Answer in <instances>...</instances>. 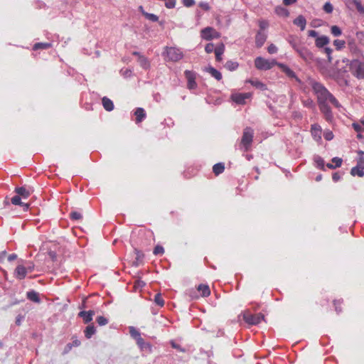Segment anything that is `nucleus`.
Here are the masks:
<instances>
[{
  "label": "nucleus",
  "mask_w": 364,
  "mask_h": 364,
  "mask_svg": "<svg viewBox=\"0 0 364 364\" xmlns=\"http://www.w3.org/2000/svg\"><path fill=\"white\" fill-rule=\"evenodd\" d=\"M332 162L334 164H332L330 163L326 164V166L330 169H334L336 168L340 167L342 164L343 160L341 158H339V157H333L332 159Z\"/></svg>",
  "instance_id": "obj_29"
},
{
  "label": "nucleus",
  "mask_w": 364,
  "mask_h": 364,
  "mask_svg": "<svg viewBox=\"0 0 364 364\" xmlns=\"http://www.w3.org/2000/svg\"><path fill=\"white\" fill-rule=\"evenodd\" d=\"M134 115L136 116V122L139 123L146 117L145 110L141 107H138L134 112Z\"/></svg>",
  "instance_id": "obj_23"
},
{
  "label": "nucleus",
  "mask_w": 364,
  "mask_h": 364,
  "mask_svg": "<svg viewBox=\"0 0 364 364\" xmlns=\"http://www.w3.org/2000/svg\"><path fill=\"white\" fill-rule=\"evenodd\" d=\"M215 46L212 43H208L205 47V50L207 53H210L213 51H215Z\"/></svg>",
  "instance_id": "obj_54"
},
{
  "label": "nucleus",
  "mask_w": 364,
  "mask_h": 364,
  "mask_svg": "<svg viewBox=\"0 0 364 364\" xmlns=\"http://www.w3.org/2000/svg\"><path fill=\"white\" fill-rule=\"evenodd\" d=\"M95 311L92 310L90 311H81L78 313V316L82 318L85 323H88L92 321Z\"/></svg>",
  "instance_id": "obj_13"
},
{
  "label": "nucleus",
  "mask_w": 364,
  "mask_h": 364,
  "mask_svg": "<svg viewBox=\"0 0 364 364\" xmlns=\"http://www.w3.org/2000/svg\"><path fill=\"white\" fill-rule=\"evenodd\" d=\"M324 138L327 141H330L333 138V134L332 133V132H326L325 134H324Z\"/></svg>",
  "instance_id": "obj_59"
},
{
  "label": "nucleus",
  "mask_w": 364,
  "mask_h": 364,
  "mask_svg": "<svg viewBox=\"0 0 364 364\" xmlns=\"http://www.w3.org/2000/svg\"><path fill=\"white\" fill-rule=\"evenodd\" d=\"M171 345L172 348L178 350L179 352L185 353L186 351V350L184 348H182L179 344L176 343L173 341H171Z\"/></svg>",
  "instance_id": "obj_50"
},
{
  "label": "nucleus",
  "mask_w": 364,
  "mask_h": 364,
  "mask_svg": "<svg viewBox=\"0 0 364 364\" xmlns=\"http://www.w3.org/2000/svg\"><path fill=\"white\" fill-rule=\"evenodd\" d=\"M205 70L210 74L212 77L215 78L217 80H220L222 79V74L220 71L216 70L215 68L210 66L205 68Z\"/></svg>",
  "instance_id": "obj_26"
},
{
  "label": "nucleus",
  "mask_w": 364,
  "mask_h": 364,
  "mask_svg": "<svg viewBox=\"0 0 364 364\" xmlns=\"http://www.w3.org/2000/svg\"><path fill=\"white\" fill-rule=\"evenodd\" d=\"M184 75L187 80V87L189 90L196 89L198 87V85L196 82V73L193 71L186 70L184 72Z\"/></svg>",
  "instance_id": "obj_10"
},
{
  "label": "nucleus",
  "mask_w": 364,
  "mask_h": 364,
  "mask_svg": "<svg viewBox=\"0 0 364 364\" xmlns=\"http://www.w3.org/2000/svg\"><path fill=\"white\" fill-rule=\"evenodd\" d=\"M134 253L136 255V259L135 261L133 262V265L137 267L139 266V263L143 260L144 255L141 251L136 248L134 249Z\"/></svg>",
  "instance_id": "obj_32"
},
{
  "label": "nucleus",
  "mask_w": 364,
  "mask_h": 364,
  "mask_svg": "<svg viewBox=\"0 0 364 364\" xmlns=\"http://www.w3.org/2000/svg\"><path fill=\"white\" fill-rule=\"evenodd\" d=\"M21 199H22V198H21L19 196L16 195L11 198V202L13 205H20V206L23 207V210L26 211L28 210L29 204L22 202Z\"/></svg>",
  "instance_id": "obj_19"
},
{
  "label": "nucleus",
  "mask_w": 364,
  "mask_h": 364,
  "mask_svg": "<svg viewBox=\"0 0 364 364\" xmlns=\"http://www.w3.org/2000/svg\"><path fill=\"white\" fill-rule=\"evenodd\" d=\"M299 56L308 63L316 61V58L313 53L306 47L301 46L296 51Z\"/></svg>",
  "instance_id": "obj_7"
},
{
  "label": "nucleus",
  "mask_w": 364,
  "mask_h": 364,
  "mask_svg": "<svg viewBox=\"0 0 364 364\" xmlns=\"http://www.w3.org/2000/svg\"><path fill=\"white\" fill-rule=\"evenodd\" d=\"M242 317L244 321L250 325H257L264 319V316L262 314H252L248 311L242 314Z\"/></svg>",
  "instance_id": "obj_6"
},
{
  "label": "nucleus",
  "mask_w": 364,
  "mask_h": 364,
  "mask_svg": "<svg viewBox=\"0 0 364 364\" xmlns=\"http://www.w3.org/2000/svg\"><path fill=\"white\" fill-rule=\"evenodd\" d=\"M350 174L353 176L363 177L364 176V162L363 164L358 163L356 166L353 167L350 170Z\"/></svg>",
  "instance_id": "obj_18"
},
{
  "label": "nucleus",
  "mask_w": 364,
  "mask_h": 364,
  "mask_svg": "<svg viewBox=\"0 0 364 364\" xmlns=\"http://www.w3.org/2000/svg\"><path fill=\"white\" fill-rule=\"evenodd\" d=\"M102 103L104 109L108 112L112 111L114 108L113 102L107 97H102Z\"/></svg>",
  "instance_id": "obj_22"
},
{
  "label": "nucleus",
  "mask_w": 364,
  "mask_h": 364,
  "mask_svg": "<svg viewBox=\"0 0 364 364\" xmlns=\"http://www.w3.org/2000/svg\"><path fill=\"white\" fill-rule=\"evenodd\" d=\"M348 62H350L349 68L352 75L358 79H364V62L358 59H354L350 61L349 60H343V63Z\"/></svg>",
  "instance_id": "obj_3"
},
{
  "label": "nucleus",
  "mask_w": 364,
  "mask_h": 364,
  "mask_svg": "<svg viewBox=\"0 0 364 364\" xmlns=\"http://www.w3.org/2000/svg\"><path fill=\"white\" fill-rule=\"evenodd\" d=\"M230 98L232 100V102H234L237 105H245L247 100H249L252 98V93L251 92H245V93L236 92V93L232 94L230 96Z\"/></svg>",
  "instance_id": "obj_8"
},
{
  "label": "nucleus",
  "mask_w": 364,
  "mask_h": 364,
  "mask_svg": "<svg viewBox=\"0 0 364 364\" xmlns=\"http://www.w3.org/2000/svg\"><path fill=\"white\" fill-rule=\"evenodd\" d=\"M287 40L295 51L301 46L298 37L296 36L290 35L287 37Z\"/></svg>",
  "instance_id": "obj_20"
},
{
  "label": "nucleus",
  "mask_w": 364,
  "mask_h": 364,
  "mask_svg": "<svg viewBox=\"0 0 364 364\" xmlns=\"http://www.w3.org/2000/svg\"><path fill=\"white\" fill-rule=\"evenodd\" d=\"M225 170V164L223 163L215 164L213 167V171L216 175L222 173Z\"/></svg>",
  "instance_id": "obj_34"
},
{
  "label": "nucleus",
  "mask_w": 364,
  "mask_h": 364,
  "mask_svg": "<svg viewBox=\"0 0 364 364\" xmlns=\"http://www.w3.org/2000/svg\"><path fill=\"white\" fill-rule=\"evenodd\" d=\"M308 84L311 87L314 94L316 97L319 110L323 115L324 119L328 122H332L333 120V114L329 103L338 109L342 108V105L334 95L320 82L313 78H309Z\"/></svg>",
  "instance_id": "obj_1"
},
{
  "label": "nucleus",
  "mask_w": 364,
  "mask_h": 364,
  "mask_svg": "<svg viewBox=\"0 0 364 364\" xmlns=\"http://www.w3.org/2000/svg\"><path fill=\"white\" fill-rule=\"evenodd\" d=\"M200 36L202 38L207 41H210L213 38H218L220 36V33L212 27H206L202 29Z\"/></svg>",
  "instance_id": "obj_9"
},
{
  "label": "nucleus",
  "mask_w": 364,
  "mask_h": 364,
  "mask_svg": "<svg viewBox=\"0 0 364 364\" xmlns=\"http://www.w3.org/2000/svg\"><path fill=\"white\" fill-rule=\"evenodd\" d=\"M343 302V300H334L333 301V304L335 306V310L337 312V314H340L342 311L341 308V304H342Z\"/></svg>",
  "instance_id": "obj_51"
},
{
  "label": "nucleus",
  "mask_w": 364,
  "mask_h": 364,
  "mask_svg": "<svg viewBox=\"0 0 364 364\" xmlns=\"http://www.w3.org/2000/svg\"><path fill=\"white\" fill-rule=\"evenodd\" d=\"M277 50V47L274 44H270L267 48V51L269 54H274Z\"/></svg>",
  "instance_id": "obj_55"
},
{
  "label": "nucleus",
  "mask_w": 364,
  "mask_h": 364,
  "mask_svg": "<svg viewBox=\"0 0 364 364\" xmlns=\"http://www.w3.org/2000/svg\"><path fill=\"white\" fill-rule=\"evenodd\" d=\"M224 50H225V46L223 43H221L219 46L215 47L214 52L215 54V59L217 61L220 62L222 60V55L223 54Z\"/></svg>",
  "instance_id": "obj_25"
},
{
  "label": "nucleus",
  "mask_w": 364,
  "mask_h": 364,
  "mask_svg": "<svg viewBox=\"0 0 364 364\" xmlns=\"http://www.w3.org/2000/svg\"><path fill=\"white\" fill-rule=\"evenodd\" d=\"M27 274V269L23 265L19 264L14 271V276L16 279H23Z\"/></svg>",
  "instance_id": "obj_14"
},
{
  "label": "nucleus",
  "mask_w": 364,
  "mask_h": 364,
  "mask_svg": "<svg viewBox=\"0 0 364 364\" xmlns=\"http://www.w3.org/2000/svg\"><path fill=\"white\" fill-rule=\"evenodd\" d=\"M323 9L325 11V12L327 13V14H331L333 10V5L330 2H326L323 5Z\"/></svg>",
  "instance_id": "obj_49"
},
{
  "label": "nucleus",
  "mask_w": 364,
  "mask_h": 364,
  "mask_svg": "<svg viewBox=\"0 0 364 364\" xmlns=\"http://www.w3.org/2000/svg\"><path fill=\"white\" fill-rule=\"evenodd\" d=\"M239 66V64L237 62L228 60L226 62L225 65V68L228 69L230 71L235 70Z\"/></svg>",
  "instance_id": "obj_37"
},
{
  "label": "nucleus",
  "mask_w": 364,
  "mask_h": 364,
  "mask_svg": "<svg viewBox=\"0 0 364 364\" xmlns=\"http://www.w3.org/2000/svg\"><path fill=\"white\" fill-rule=\"evenodd\" d=\"M278 66L281 70L286 74V75L290 78L295 79L297 82H300V80L297 77L296 73L290 69L287 65L284 63H279Z\"/></svg>",
  "instance_id": "obj_12"
},
{
  "label": "nucleus",
  "mask_w": 364,
  "mask_h": 364,
  "mask_svg": "<svg viewBox=\"0 0 364 364\" xmlns=\"http://www.w3.org/2000/svg\"><path fill=\"white\" fill-rule=\"evenodd\" d=\"M72 348H73V346H72L71 343H68L65 347V349L63 350V354L68 353L72 349Z\"/></svg>",
  "instance_id": "obj_62"
},
{
  "label": "nucleus",
  "mask_w": 364,
  "mask_h": 364,
  "mask_svg": "<svg viewBox=\"0 0 364 364\" xmlns=\"http://www.w3.org/2000/svg\"><path fill=\"white\" fill-rule=\"evenodd\" d=\"M33 190L32 188L28 187V188L25 186L16 187L14 192L23 199H26L33 193Z\"/></svg>",
  "instance_id": "obj_11"
},
{
  "label": "nucleus",
  "mask_w": 364,
  "mask_h": 364,
  "mask_svg": "<svg viewBox=\"0 0 364 364\" xmlns=\"http://www.w3.org/2000/svg\"><path fill=\"white\" fill-rule=\"evenodd\" d=\"M26 296H27V299L31 301H33V302L38 303V304L41 302V299L39 297L38 293L33 290L27 291Z\"/></svg>",
  "instance_id": "obj_24"
},
{
  "label": "nucleus",
  "mask_w": 364,
  "mask_h": 364,
  "mask_svg": "<svg viewBox=\"0 0 364 364\" xmlns=\"http://www.w3.org/2000/svg\"><path fill=\"white\" fill-rule=\"evenodd\" d=\"M341 176L338 173H333L332 175V179L334 182H337L341 179Z\"/></svg>",
  "instance_id": "obj_61"
},
{
  "label": "nucleus",
  "mask_w": 364,
  "mask_h": 364,
  "mask_svg": "<svg viewBox=\"0 0 364 364\" xmlns=\"http://www.w3.org/2000/svg\"><path fill=\"white\" fill-rule=\"evenodd\" d=\"M70 215V218L73 220H80L82 218V214L80 213H79V212H77V211L71 212Z\"/></svg>",
  "instance_id": "obj_47"
},
{
  "label": "nucleus",
  "mask_w": 364,
  "mask_h": 364,
  "mask_svg": "<svg viewBox=\"0 0 364 364\" xmlns=\"http://www.w3.org/2000/svg\"><path fill=\"white\" fill-rule=\"evenodd\" d=\"M52 46V43H36L34 44L33 49L34 50H37L39 49L46 50L50 48Z\"/></svg>",
  "instance_id": "obj_35"
},
{
  "label": "nucleus",
  "mask_w": 364,
  "mask_h": 364,
  "mask_svg": "<svg viewBox=\"0 0 364 364\" xmlns=\"http://www.w3.org/2000/svg\"><path fill=\"white\" fill-rule=\"evenodd\" d=\"M329 43L330 38L326 36H321L317 37L315 40V45L319 49H321L328 46Z\"/></svg>",
  "instance_id": "obj_15"
},
{
  "label": "nucleus",
  "mask_w": 364,
  "mask_h": 364,
  "mask_svg": "<svg viewBox=\"0 0 364 364\" xmlns=\"http://www.w3.org/2000/svg\"><path fill=\"white\" fill-rule=\"evenodd\" d=\"M247 82L260 90H266L267 89V85L259 80H249Z\"/></svg>",
  "instance_id": "obj_28"
},
{
  "label": "nucleus",
  "mask_w": 364,
  "mask_h": 364,
  "mask_svg": "<svg viewBox=\"0 0 364 364\" xmlns=\"http://www.w3.org/2000/svg\"><path fill=\"white\" fill-rule=\"evenodd\" d=\"M321 132V127L318 124L311 125V132L313 135H316L317 134H320Z\"/></svg>",
  "instance_id": "obj_53"
},
{
  "label": "nucleus",
  "mask_w": 364,
  "mask_h": 364,
  "mask_svg": "<svg viewBox=\"0 0 364 364\" xmlns=\"http://www.w3.org/2000/svg\"><path fill=\"white\" fill-rule=\"evenodd\" d=\"M154 301L157 305L160 306H163L164 305V301L160 294H156L155 295Z\"/></svg>",
  "instance_id": "obj_46"
},
{
  "label": "nucleus",
  "mask_w": 364,
  "mask_h": 364,
  "mask_svg": "<svg viewBox=\"0 0 364 364\" xmlns=\"http://www.w3.org/2000/svg\"><path fill=\"white\" fill-rule=\"evenodd\" d=\"M197 290L200 292V294L203 297H207L210 294V290L208 285L199 284L197 287Z\"/></svg>",
  "instance_id": "obj_27"
},
{
  "label": "nucleus",
  "mask_w": 364,
  "mask_h": 364,
  "mask_svg": "<svg viewBox=\"0 0 364 364\" xmlns=\"http://www.w3.org/2000/svg\"><path fill=\"white\" fill-rule=\"evenodd\" d=\"M352 2L355 6L357 11L360 14H364V6L362 5L361 2L359 0H352Z\"/></svg>",
  "instance_id": "obj_38"
},
{
  "label": "nucleus",
  "mask_w": 364,
  "mask_h": 364,
  "mask_svg": "<svg viewBox=\"0 0 364 364\" xmlns=\"http://www.w3.org/2000/svg\"><path fill=\"white\" fill-rule=\"evenodd\" d=\"M71 343V345H72V346H73H73H75V347H77V346H79L80 345V343H80V341L78 339L75 338V339H74V340L73 341V342H72V343Z\"/></svg>",
  "instance_id": "obj_64"
},
{
  "label": "nucleus",
  "mask_w": 364,
  "mask_h": 364,
  "mask_svg": "<svg viewBox=\"0 0 364 364\" xmlns=\"http://www.w3.org/2000/svg\"><path fill=\"white\" fill-rule=\"evenodd\" d=\"M142 14L145 16L146 19L152 22H156L159 21V17L154 14H149L143 11Z\"/></svg>",
  "instance_id": "obj_39"
},
{
  "label": "nucleus",
  "mask_w": 364,
  "mask_h": 364,
  "mask_svg": "<svg viewBox=\"0 0 364 364\" xmlns=\"http://www.w3.org/2000/svg\"><path fill=\"white\" fill-rule=\"evenodd\" d=\"M322 49H323V53H326V55L327 56L328 62L331 63L332 62V59H333L332 56H331V54L333 52L332 48H331L330 47H328L326 46L324 48H323Z\"/></svg>",
  "instance_id": "obj_41"
},
{
  "label": "nucleus",
  "mask_w": 364,
  "mask_h": 364,
  "mask_svg": "<svg viewBox=\"0 0 364 364\" xmlns=\"http://www.w3.org/2000/svg\"><path fill=\"white\" fill-rule=\"evenodd\" d=\"M164 252V248L162 246H161V245H156L154 247V251H153V253L155 255H163Z\"/></svg>",
  "instance_id": "obj_52"
},
{
  "label": "nucleus",
  "mask_w": 364,
  "mask_h": 364,
  "mask_svg": "<svg viewBox=\"0 0 364 364\" xmlns=\"http://www.w3.org/2000/svg\"><path fill=\"white\" fill-rule=\"evenodd\" d=\"M120 74L125 78L131 77L132 75V70L129 68L121 69Z\"/></svg>",
  "instance_id": "obj_45"
},
{
  "label": "nucleus",
  "mask_w": 364,
  "mask_h": 364,
  "mask_svg": "<svg viewBox=\"0 0 364 364\" xmlns=\"http://www.w3.org/2000/svg\"><path fill=\"white\" fill-rule=\"evenodd\" d=\"M195 0H183V4L186 7H191L195 4Z\"/></svg>",
  "instance_id": "obj_56"
},
{
  "label": "nucleus",
  "mask_w": 364,
  "mask_h": 364,
  "mask_svg": "<svg viewBox=\"0 0 364 364\" xmlns=\"http://www.w3.org/2000/svg\"><path fill=\"white\" fill-rule=\"evenodd\" d=\"M348 48L350 53L357 57H363L362 50L358 47L354 41L348 42Z\"/></svg>",
  "instance_id": "obj_16"
},
{
  "label": "nucleus",
  "mask_w": 364,
  "mask_h": 364,
  "mask_svg": "<svg viewBox=\"0 0 364 364\" xmlns=\"http://www.w3.org/2000/svg\"><path fill=\"white\" fill-rule=\"evenodd\" d=\"M333 45L337 50H341L346 46V41L343 40L336 39L333 41Z\"/></svg>",
  "instance_id": "obj_43"
},
{
  "label": "nucleus",
  "mask_w": 364,
  "mask_h": 364,
  "mask_svg": "<svg viewBox=\"0 0 364 364\" xmlns=\"http://www.w3.org/2000/svg\"><path fill=\"white\" fill-rule=\"evenodd\" d=\"M277 12L278 14H284L285 16H289L288 11L287 9H283V8L277 9Z\"/></svg>",
  "instance_id": "obj_58"
},
{
  "label": "nucleus",
  "mask_w": 364,
  "mask_h": 364,
  "mask_svg": "<svg viewBox=\"0 0 364 364\" xmlns=\"http://www.w3.org/2000/svg\"><path fill=\"white\" fill-rule=\"evenodd\" d=\"M308 36H310V37H313V38H317V37H319L318 36V32L315 30H310L308 31Z\"/></svg>",
  "instance_id": "obj_57"
},
{
  "label": "nucleus",
  "mask_w": 364,
  "mask_h": 364,
  "mask_svg": "<svg viewBox=\"0 0 364 364\" xmlns=\"http://www.w3.org/2000/svg\"><path fill=\"white\" fill-rule=\"evenodd\" d=\"M331 33L333 36L338 37L342 34V31L338 26H332L331 27Z\"/></svg>",
  "instance_id": "obj_42"
},
{
  "label": "nucleus",
  "mask_w": 364,
  "mask_h": 364,
  "mask_svg": "<svg viewBox=\"0 0 364 364\" xmlns=\"http://www.w3.org/2000/svg\"><path fill=\"white\" fill-rule=\"evenodd\" d=\"M129 333L135 340H137L139 338L141 337L139 331L134 326L129 327Z\"/></svg>",
  "instance_id": "obj_40"
},
{
  "label": "nucleus",
  "mask_w": 364,
  "mask_h": 364,
  "mask_svg": "<svg viewBox=\"0 0 364 364\" xmlns=\"http://www.w3.org/2000/svg\"><path fill=\"white\" fill-rule=\"evenodd\" d=\"M353 127L354 128V129L357 132H360L363 131V129L361 127V125L358 124V123H353Z\"/></svg>",
  "instance_id": "obj_60"
},
{
  "label": "nucleus",
  "mask_w": 364,
  "mask_h": 364,
  "mask_svg": "<svg viewBox=\"0 0 364 364\" xmlns=\"http://www.w3.org/2000/svg\"><path fill=\"white\" fill-rule=\"evenodd\" d=\"M314 163L316 164V166L317 168L324 170L325 167V162L322 157H321L318 155H316L314 157Z\"/></svg>",
  "instance_id": "obj_33"
},
{
  "label": "nucleus",
  "mask_w": 364,
  "mask_h": 364,
  "mask_svg": "<svg viewBox=\"0 0 364 364\" xmlns=\"http://www.w3.org/2000/svg\"><path fill=\"white\" fill-rule=\"evenodd\" d=\"M136 341L141 350L151 348V345L149 343L145 342V341L141 337L139 338L137 340H136Z\"/></svg>",
  "instance_id": "obj_36"
},
{
  "label": "nucleus",
  "mask_w": 364,
  "mask_h": 364,
  "mask_svg": "<svg viewBox=\"0 0 364 364\" xmlns=\"http://www.w3.org/2000/svg\"><path fill=\"white\" fill-rule=\"evenodd\" d=\"M163 55L165 60L171 62H177L183 57V54L180 49L175 47L166 46Z\"/></svg>",
  "instance_id": "obj_4"
},
{
  "label": "nucleus",
  "mask_w": 364,
  "mask_h": 364,
  "mask_svg": "<svg viewBox=\"0 0 364 364\" xmlns=\"http://www.w3.org/2000/svg\"><path fill=\"white\" fill-rule=\"evenodd\" d=\"M355 36L359 43L364 46V32L358 31L356 32Z\"/></svg>",
  "instance_id": "obj_48"
},
{
  "label": "nucleus",
  "mask_w": 364,
  "mask_h": 364,
  "mask_svg": "<svg viewBox=\"0 0 364 364\" xmlns=\"http://www.w3.org/2000/svg\"><path fill=\"white\" fill-rule=\"evenodd\" d=\"M253 137L254 130L250 127H245L243 129L240 149L245 152L248 151L253 141Z\"/></svg>",
  "instance_id": "obj_2"
},
{
  "label": "nucleus",
  "mask_w": 364,
  "mask_h": 364,
  "mask_svg": "<svg viewBox=\"0 0 364 364\" xmlns=\"http://www.w3.org/2000/svg\"><path fill=\"white\" fill-rule=\"evenodd\" d=\"M278 62L272 59H265L261 56L257 57L255 59V66L259 70H268L273 68L274 65L278 66Z\"/></svg>",
  "instance_id": "obj_5"
},
{
  "label": "nucleus",
  "mask_w": 364,
  "mask_h": 364,
  "mask_svg": "<svg viewBox=\"0 0 364 364\" xmlns=\"http://www.w3.org/2000/svg\"><path fill=\"white\" fill-rule=\"evenodd\" d=\"M138 63H139L140 66L144 70H148L150 68V62L148 60V58H146L144 55L139 56V58H138Z\"/></svg>",
  "instance_id": "obj_31"
},
{
  "label": "nucleus",
  "mask_w": 364,
  "mask_h": 364,
  "mask_svg": "<svg viewBox=\"0 0 364 364\" xmlns=\"http://www.w3.org/2000/svg\"><path fill=\"white\" fill-rule=\"evenodd\" d=\"M108 319L102 316H99L96 318V322L100 326H105L108 323Z\"/></svg>",
  "instance_id": "obj_44"
},
{
  "label": "nucleus",
  "mask_w": 364,
  "mask_h": 364,
  "mask_svg": "<svg viewBox=\"0 0 364 364\" xmlns=\"http://www.w3.org/2000/svg\"><path fill=\"white\" fill-rule=\"evenodd\" d=\"M96 333V329H95V327L94 326L93 324H90V325H88L85 331H84V333H85V336L87 338H91L92 336Z\"/></svg>",
  "instance_id": "obj_30"
},
{
  "label": "nucleus",
  "mask_w": 364,
  "mask_h": 364,
  "mask_svg": "<svg viewBox=\"0 0 364 364\" xmlns=\"http://www.w3.org/2000/svg\"><path fill=\"white\" fill-rule=\"evenodd\" d=\"M267 40V34L261 31H259L255 36V44L257 48H261Z\"/></svg>",
  "instance_id": "obj_17"
},
{
  "label": "nucleus",
  "mask_w": 364,
  "mask_h": 364,
  "mask_svg": "<svg viewBox=\"0 0 364 364\" xmlns=\"http://www.w3.org/2000/svg\"><path fill=\"white\" fill-rule=\"evenodd\" d=\"M199 6L205 11H208L210 9L208 4L206 2H201L200 3Z\"/></svg>",
  "instance_id": "obj_63"
},
{
  "label": "nucleus",
  "mask_w": 364,
  "mask_h": 364,
  "mask_svg": "<svg viewBox=\"0 0 364 364\" xmlns=\"http://www.w3.org/2000/svg\"><path fill=\"white\" fill-rule=\"evenodd\" d=\"M293 23L299 26L301 31H304L306 28V20L304 16L299 15L293 21Z\"/></svg>",
  "instance_id": "obj_21"
}]
</instances>
